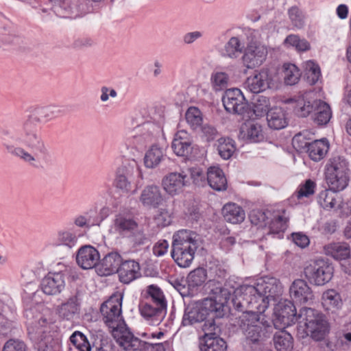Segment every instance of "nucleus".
I'll list each match as a JSON object with an SVG mask.
<instances>
[{
    "mask_svg": "<svg viewBox=\"0 0 351 351\" xmlns=\"http://www.w3.org/2000/svg\"><path fill=\"white\" fill-rule=\"evenodd\" d=\"M60 113L61 110L53 106L35 109L12 133L10 134L8 131L3 132V148L12 156L34 168H38L37 153L43 158H46L49 154L38 134V125L58 117Z\"/></svg>",
    "mask_w": 351,
    "mask_h": 351,
    "instance_id": "nucleus-1",
    "label": "nucleus"
},
{
    "mask_svg": "<svg viewBox=\"0 0 351 351\" xmlns=\"http://www.w3.org/2000/svg\"><path fill=\"white\" fill-rule=\"evenodd\" d=\"M275 328L284 329L295 322L304 328L305 334L315 341H322L328 332V324L324 316L311 308H302L297 315L293 303L288 300L280 302L274 308Z\"/></svg>",
    "mask_w": 351,
    "mask_h": 351,
    "instance_id": "nucleus-2",
    "label": "nucleus"
},
{
    "mask_svg": "<svg viewBox=\"0 0 351 351\" xmlns=\"http://www.w3.org/2000/svg\"><path fill=\"white\" fill-rule=\"evenodd\" d=\"M282 293V286L278 279L264 276L252 285L244 284L236 289L232 299L235 308L252 306L259 313H264L270 301H276Z\"/></svg>",
    "mask_w": 351,
    "mask_h": 351,
    "instance_id": "nucleus-3",
    "label": "nucleus"
},
{
    "mask_svg": "<svg viewBox=\"0 0 351 351\" xmlns=\"http://www.w3.org/2000/svg\"><path fill=\"white\" fill-rule=\"evenodd\" d=\"M230 298L229 291L226 289H221L219 293L213 298L203 300L199 308L186 311L182 318L183 325H191L204 321L210 315L213 318L223 317L227 311V303Z\"/></svg>",
    "mask_w": 351,
    "mask_h": 351,
    "instance_id": "nucleus-4",
    "label": "nucleus"
},
{
    "mask_svg": "<svg viewBox=\"0 0 351 351\" xmlns=\"http://www.w3.org/2000/svg\"><path fill=\"white\" fill-rule=\"evenodd\" d=\"M122 295L113 294L100 307L104 323L111 329V333L117 343L122 348L121 341H127V333H131L123 326L122 316Z\"/></svg>",
    "mask_w": 351,
    "mask_h": 351,
    "instance_id": "nucleus-5",
    "label": "nucleus"
},
{
    "mask_svg": "<svg viewBox=\"0 0 351 351\" xmlns=\"http://www.w3.org/2000/svg\"><path fill=\"white\" fill-rule=\"evenodd\" d=\"M350 170L348 162L343 157L331 158L326 166L325 180L328 189L332 191L345 189L350 181Z\"/></svg>",
    "mask_w": 351,
    "mask_h": 351,
    "instance_id": "nucleus-6",
    "label": "nucleus"
},
{
    "mask_svg": "<svg viewBox=\"0 0 351 351\" xmlns=\"http://www.w3.org/2000/svg\"><path fill=\"white\" fill-rule=\"evenodd\" d=\"M27 318L26 326L28 335L30 339L42 345L46 346L43 351H51L47 343L53 340L51 336L47 335L49 332V322L40 313L34 315L32 310H27L25 312Z\"/></svg>",
    "mask_w": 351,
    "mask_h": 351,
    "instance_id": "nucleus-7",
    "label": "nucleus"
},
{
    "mask_svg": "<svg viewBox=\"0 0 351 351\" xmlns=\"http://www.w3.org/2000/svg\"><path fill=\"white\" fill-rule=\"evenodd\" d=\"M235 308L243 312L241 327L244 330L246 337L254 343L258 341L265 333V327L260 322V314L263 313L258 312L257 309H253L252 306Z\"/></svg>",
    "mask_w": 351,
    "mask_h": 351,
    "instance_id": "nucleus-8",
    "label": "nucleus"
},
{
    "mask_svg": "<svg viewBox=\"0 0 351 351\" xmlns=\"http://www.w3.org/2000/svg\"><path fill=\"white\" fill-rule=\"evenodd\" d=\"M268 214L271 215L269 212L253 211L250 215L251 222L256 226H262L265 225L267 226L269 234H278L284 232L287 229L289 221V217L287 215L286 210L282 209L274 212L270 221H268Z\"/></svg>",
    "mask_w": 351,
    "mask_h": 351,
    "instance_id": "nucleus-9",
    "label": "nucleus"
},
{
    "mask_svg": "<svg viewBox=\"0 0 351 351\" xmlns=\"http://www.w3.org/2000/svg\"><path fill=\"white\" fill-rule=\"evenodd\" d=\"M334 273L332 265L323 259L315 261L304 267L305 277L311 283L322 286L332 279Z\"/></svg>",
    "mask_w": 351,
    "mask_h": 351,
    "instance_id": "nucleus-10",
    "label": "nucleus"
},
{
    "mask_svg": "<svg viewBox=\"0 0 351 351\" xmlns=\"http://www.w3.org/2000/svg\"><path fill=\"white\" fill-rule=\"evenodd\" d=\"M127 341H121L122 348L125 351H166L169 348L167 341L162 343H149L134 337L132 333H127Z\"/></svg>",
    "mask_w": 351,
    "mask_h": 351,
    "instance_id": "nucleus-11",
    "label": "nucleus"
},
{
    "mask_svg": "<svg viewBox=\"0 0 351 351\" xmlns=\"http://www.w3.org/2000/svg\"><path fill=\"white\" fill-rule=\"evenodd\" d=\"M267 55V49L256 43L247 44L243 51L242 62L247 69H254L261 65Z\"/></svg>",
    "mask_w": 351,
    "mask_h": 351,
    "instance_id": "nucleus-12",
    "label": "nucleus"
},
{
    "mask_svg": "<svg viewBox=\"0 0 351 351\" xmlns=\"http://www.w3.org/2000/svg\"><path fill=\"white\" fill-rule=\"evenodd\" d=\"M222 102L226 110L230 113L242 114L245 112V99L239 88L226 90L222 97Z\"/></svg>",
    "mask_w": 351,
    "mask_h": 351,
    "instance_id": "nucleus-13",
    "label": "nucleus"
},
{
    "mask_svg": "<svg viewBox=\"0 0 351 351\" xmlns=\"http://www.w3.org/2000/svg\"><path fill=\"white\" fill-rule=\"evenodd\" d=\"M138 228V224L133 217L128 213H119L114 217L111 230L121 237H129Z\"/></svg>",
    "mask_w": 351,
    "mask_h": 351,
    "instance_id": "nucleus-14",
    "label": "nucleus"
},
{
    "mask_svg": "<svg viewBox=\"0 0 351 351\" xmlns=\"http://www.w3.org/2000/svg\"><path fill=\"white\" fill-rule=\"evenodd\" d=\"M189 184V175L184 171L173 172L165 176L162 180L164 190L170 195L181 193L183 188Z\"/></svg>",
    "mask_w": 351,
    "mask_h": 351,
    "instance_id": "nucleus-15",
    "label": "nucleus"
},
{
    "mask_svg": "<svg viewBox=\"0 0 351 351\" xmlns=\"http://www.w3.org/2000/svg\"><path fill=\"white\" fill-rule=\"evenodd\" d=\"M138 307L141 315L153 326L159 325L167 313V307L156 306L148 301H141Z\"/></svg>",
    "mask_w": 351,
    "mask_h": 351,
    "instance_id": "nucleus-16",
    "label": "nucleus"
},
{
    "mask_svg": "<svg viewBox=\"0 0 351 351\" xmlns=\"http://www.w3.org/2000/svg\"><path fill=\"white\" fill-rule=\"evenodd\" d=\"M239 138L248 143H259L264 140L263 126L254 120L244 122L240 127Z\"/></svg>",
    "mask_w": 351,
    "mask_h": 351,
    "instance_id": "nucleus-17",
    "label": "nucleus"
},
{
    "mask_svg": "<svg viewBox=\"0 0 351 351\" xmlns=\"http://www.w3.org/2000/svg\"><path fill=\"white\" fill-rule=\"evenodd\" d=\"M65 287V275L62 271L49 272L43 279L41 289L47 295H56Z\"/></svg>",
    "mask_w": 351,
    "mask_h": 351,
    "instance_id": "nucleus-18",
    "label": "nucleus"
},
{
    "mask_svg": "<svg viewBox=\"0 0 351 351\" xmlns=\"http://www.w3.org/2000/svg\"><path fill=\"white\" fill-rule=\"evenodd\" d=\"M285 103L289 104L293 113L299 117H308L315 108V100H311L306 95L294 96L286 99Z\"/></svg>",
    "mask_w": 351,
    "mask_h": 351,
    "instance_id": "nucleus-19",
    "label": "nucleus"
},
{
    "mask_svg": "<svg viewBox=\"0 0 351 351\" xmlns=\"http://www.w3.org/2000/svg\"><path fill=\"white\" fill-rule=\"evenodd\" d=\"M271 76L267 69H262L258 73L247 78L246 88L253 93H259L271 87Z\"/></svg>",
    "mask_w": 351,
    "mask_h": 351,
    "instance_id": "nucleus-20",
    "label": "nucleus"
},
{
    "mask_svg": "<svg viewBox=\"0 0 351 351\" xmlns=\"http://www.w3.org/2000/svg\"><path fill=\"white\" fill-rule=\"evenodd\" d=\"M198 246V234L191 230H180L173 236L172 247L196 251Z\"/></svg>",
    "mask_w": 351,
    "mask_h": 351,
    "instance_id": "nucleus-21",
    "label": "nucleus"
},
{
    "mask_svg": "<svg viewBox=\"0 0 351 351\" xmlns=\"http://www.w3.org/2000/svg\"><path fill=\"white\" fill-rule=\"evenodd\" d=\"M99 260L100 254L98 250L91 245H85L78 250L76 261L77 265L84 269L95 267Z\"/></svg>",
    "mask_w": 351,
    "mask_h": 351,
    "instance_id": "nucleus-22",
    "label": "nucleus"
},
{
    "mask_svg": "<svg viewBox=\"0 0 351 351\" xmlns=\"http://www.w3.org/2000/svg\"><path fill=\"white\" fill-rule=\"evenodd\" d=\"M117 273L123 284H129L141 276L140 265L134 260L123 261Z\"/></svg>",
    "mask_w": 351,
    "mask_h": 351,
    "instance_id": "nucleus-23",
    "label": "nucleus"
},
{
    "mask_svg": "<svg viewBox=\"0 0 351 351\" xmlns=\"http://www.w3.org/2000/svg\"><path fill=\"white\" fill-rule=\"evenodd\" d=\"M291 298L298 303H306L312 300L313 293L307 283L301 279L295 280L289 288Z\"/></svg>",
    "mask_w": 351,
    "mask_h": 351,
    "instance_id": "nucleus-24",
    "label": "nucleus"
},
{
    "mask_svg": "<svg viewBox=\"0 0 351 351\" xmlns=\"http://www.w3.org/2000/svg\"><path fill=\"white\" fill-rule=\"evenodd\" d=\"M171 147L177 156L187 157L192 149L189 134L184 130L178 131L171 143Z\"/></svg>",
    "mask_w": 351,
    "mask_h": 351,
    "instance_id": "nucleus-25",
    "label": "nucleus"
},
{
    "mask_svg": "<svg viewBox=\"0 0 351 351\" xmlns=\"http://www.w3.org/2000/svg\"><path fill=\"white\" fill-rule=\"evenodd\" d=\"M140 201L145 206L158 207L163 201L160 188L156 185L145 186L141 192Z\"/></svg>",
    "mask_w": 351,
    "mask_h": 351,
    "instance_id": "nucleus-26",
    "label": "nucleus"
},
{
    "mask_svg": "<svg viewBox=\"0 0 351 351\" xmlns=\"http://www.w3.org/2000/svg\"><path fill=\"white\" fill-rule=\"evenodd\" d=\"M123 261L121 256L117 252L106 254L101 261L99 270L102 276H109L117 272L119 267Z\"/></svg>",
    "mask_w": 351,
    "mask_h": 351,
    "instance_id": "nucleus-27",
    "label": "nucleus"
},
{
    "mask_svg": "<svg viewBox=\"0 0 351 351\" xmlns=\"http://www.w3.org/2000/svg\"><path fill=\"white\" fill-rule=\"evenodd\" d=\"M316 186L317 184L313 180L311 179L305 180L298 186L295 193L289 198V204L292 206L300 204L303 198H308L315 193Z\"/></svg>",
    "mask_w": 351,
    "mask_h": 351,
    "instance_id": "nucleus-28",
    "label": "nucleus"
},
{
    "mask_svg": "<svg viewBox=\"0 0 351 351\" xmlns=\"http://www.w3.org/2000/svg\"><path fill=\"white\" fill-rule=\"evenodd\" d=\"M207 182L215 191H221L227 189L228 183L223 171L219 167H210L207 171Z\"/></svg>",
    "mask_w": 351,
    "mask_h": 351,
    "instance_id": "nucleus-29",
    "label": "nucleus"
},
{
    "mask_svg": "<svg viewBox=\"0 0 351 351\" xmlns=\"http://www.w3.org/2000/svg\"><path fill=\"white\" fill-rule=\"evenodd\" d=\"M324 253L337 261L348 259L350 257V247L346 242H332L324 247Z\"/></svg>",
    "mask_w": 351,
    "mask_h": 351,
    "instance_id": "nucleus-30",
    "label": "nucleus"
},
{
    "mask_svg": "<svg viewBox=\"0 0 351 351\" xmlns=\"http://www.w3.org/2000/svg\"><path fill=\"white\" fill-rule=\"evenodd\" d=\"M141 301H148L156 306L167 307V303L161 289L155 285L147 286L141 293Z\"/></svg>",
    "mask_w": 351,
    "mask_h": 351,
    "instance_id": "nucleus-31",
    "label": "nucleus"
},
{
    "mask_svg": "<svg viewBox=\"0 0 351 351\" xmlns=\"http://www.w3.org/2000/svg\"><path fill=\"white\" fill-rule=\"evenodd\" d=\"M322 305L327 311H337L343 305L340 293L333 289L325 291L322 295Z\"/></svg>",
    "mask_w": 351,
    "mask_h": 351,
    "instance_id": "nucleus-32",
    "label": "nucleus"
},
{
    "mask_svg": "<svg viewBox=\"0 0 351 351\" xmlns=\"http://www.w3.org/2000/svg\"><path fill=\"white\" fill-rule=\"evenodd\" d=\"M268 126L274 130H281L288 125L286 112L278 107L271 108L267 113Z\"/></svg>",
    "mask_w": 351,
    "mask_h": 351,
    "instance_id": "nucleus-33",
    "label": "nucleus"
},
{
    "mask_svg": "<svg viewBox=\"0 0 351 351\" xmlns=\"http://www.w3.org/2000/svg\"><path fill=\"white\" fill-rule=\"evenodd\" d=\"M313 121L318 125L327 124L332 117L330 106L322 100H315V108L313 111Z\"/></svg>",
    "mask_w": 351,
    "mask_h": 351,
    "instance_id": "nucleus-34",
    "label": "nucleus"
},
{
    "mask_svg": "<svg viewBox=\"0 0 351 351\" xmlns=\"http://www.w3.org/2000/svg\"><path fill=\"white\" fill-rule=\"evenodd\" d=\"M329 149V143L326 139L315 140L308 145L306 152L309 158L314 161L323 159Z\"/></svg>",
    "mask_w": 351,
    "mask_h": 351,
    "instance_id": "nucleus-35",
    "label": "nucleus"
},
{
    "mask_svg": "<svg viewBox=\"0 0 351 351\" xmlns=\"http://www.w3.org/2000/svg\"><path fill=\"white\" fill-rule=\"evenodd\" d=\"M222 214L226 221L232 223H241L245 219V211L235 203H228L222 208Z\"/></svg>",
    "mask_w": 351,
    "mask_h": 351,
    "instance_id": "nucleus-36",
    "label": "nucleus"
},
{
    "mask_svg": "<svg viewBox=\"0 0 351 351\" xmlns=\"http://www.w3.org/2000/svg\"><path fill=\"white\" fill-rule=\"evenodd\" d=\"M80 305L75 297L70 298L66 302L58 306L57 312L60 317L71 320L79 313Z\"/></svg>",
    "mask_w": 351,
    "mask_h": 351,
    "instance_id": "nucleus-37",
    "label": "nucleus"
},
{
    "mask_svg": "<svg viewBox=\"0 0 351 351\" xmlns=\"http://www.w3.org/2000/svg\"><path fill=\"white\" fill-rule=\"evenodd\" d=\"M273 342L277 351H291L293 348V339L285 330H280L274 334Z\"/></svg>",
    "mask_w": 351,
    "mask_h": 351,
    "instance_id": "nucleus-38",
    "label": "nucleus"
},
{
    "mask_svg": "<svg viewBox=\"0 0 351 351\" xmlns=\"http://www.w3.org/2000/svg\"><path fill=\"white\" fill-rule=\"evenodd\" d=\"M195 250L172 247L171 256L180 267H188L194 259Z\"/></svg>",
    "mask_w": 351,
    "mask_h": 351,
    "instance_id": "nucleus-39",
    "label": "nucleus"
},
{
    "mask_svg": "<svg viewBox=\"0 0 351 351\" xmlns=\"http://www.w3.org/2000/svg\"><path fill=\"white\" fill-rule=\"evenodd\" d=\"M202 351H226V342L221 338L211 335L204 336V343L201 346Z\"/></svg>",
    "mask_w": 351,
    "mask_h": 351,
    "instance_id": "nucleus-40",
    "label": "nucleus"
},
{
    "mask_svg": "<svg viewBox=\"0 0 351 351\" xmlns=\"http://www.w3.org/2000/svg\"><path fill=\"white\" fill-rule=\"evenodd\" d=\"M163 157V150L158 146L154 145L145 154V165L148 168H154L160 164Z\"/></svg>",
    "mask_w": 351,
    "mask_h": 351,
    "instance_id": "nucleus-41",
    "label": "nucleus"
},
{
    "mask_svg": "<svg viewBox=\"0 0 351 351\" xmlns=\"http://www.w3.org/2000/svg\"><path fill=\"white\" fill-rule=\"evenodd\" d=\"M300 76V71L295 64L291 63L283 64V77L287 85L295 84L299 81Z\"/></svg>",
    "mask_w": 351,
    "mask_h": 351,
    "instance_id": "nucleus-42",
    "label": "nucleus"
},
{
    "mask_svg": "<svg viewBox=\"0 0 351 351\" xmlns=\"http://www.w3.org/2000/svg\"><path fill=\"white\" fill-rule=\"evenodd\" d=\"M185 119L187 123L193 130H196L202 127L203 115L198 108L195 106L189 107L185 113Z\"/></svg>",
    "mask_w": 351,
    "mask_h": 351,
    "instance_id": "nucleus-43",
    "label": "nucleus"
},
{
    "mask_svg": "<svg viewBox=\"0 0 351 351\" xmlns=\"http://www.w3.org/2000/svg\"><path fill=\"white\" fill-rule=\"evenodd\" d=\"M217 150L220 156L225 159H229L236 150L234 140L230 138H221L218 140Z\"/></svg>",
    "mask_w": 351,
    "mask_h": 351,
    "instance_id": "nucleus-44",
    "label": "nucleus"
},
{
    "mask_svg": "<svg viewBox=\"0 0 351 351\" xmlns=\"http://www.w3.org/2000/svg\"><path fill=\"white\" fill-rule=\"evenodd\" d=\"M304 75L308 84H316L322 76L319 65L314 61L308 60L304 63Z\"/></svg>",
    "mask_w": 351,
    "mask_h": 351,
    "instance_id": "nucleus-45",
    "label": "nucleus"
},
{
    "mask_svg": "<svg viewBox=\"0 0 351 351\" xmlns=\"http://www.w3.org/2000/svg\"><path fill=\"white\" fill-rule=\"evenodd\" d=\"M243 48L244 46L238 37H232L225 45V56L231 58H237L243 52Z\"/></svg>",
    "mask_w": 351,
    "mask_h": 351,
    "instance_id": "nucleus-46",
    "label": "nucleus"
},
{
    "mask_svg": "<svg viewBox=\"0 0 351 351\" xmlns=\"http://www.w3.org/2000/svg\"><path fill=\"white\" fill-rule=\"evenodd\" d=\"M128 171L125 167L119 168L114 180L115 186L126 193L132 190V184L128 180Z\"/></svg>",
    "mask_w": 351,
    "mask_h": 351,
    "instance_id": "nucleus-47",
    "label": "nucleus"
},
{
    "mask_svg": "<svg viewBox=\"0 0 351 351\" xmlns=\"http://www.w3.org/2000/svg\"><path fill=\"white\" fill-rule=\"evenodd\" d=\"M337 191H330V189L322 191L318 195L317 202L325 210H330L335 208L336 204Z\"/></svg>",
    "mask_w": 351,
    "mask_h": 351,
    "instance_id": "nucleus-48",
    "label": "nucleus"
},
{
    "mask_svg": "<svg viewBox=\"0 0 351 351\" xmlns=\"http://www.w3.org/2000/svg\"><path fill=\"white\" fill-rule=\"evenodd\" d=\"M70 343L77 351H90L91 346L86 337L79 331L74 332L70 337Z\"/></svg>",
    "mask_w": 351,
    "mask_h": 351,
    "instance_id": "nucleus-49",
    "label": "nucleus"
},
{
    "mask_svg": "<svg viewBox=\"0 0 351 351\" xmlns=\"http://www.w3.org/2000/svg\"><path fill=\"white\" fill-rule=\"evenodd\" d=\"M210 82L215 91L222 90L228 85L229 76L225 72L215 71L211 75Z\"/></svg>",
    "mask_w": 351,
    "mask_h": 351,
    "instance_id": "nucleus-50",
    "label": "nucleus"
},
{
    "mask_svg": "<svg viewBox=\"0 0 351 351\" xmlns=\"http://www.w3.org/2000/svg\"><path fill=\"white\" fill-rule=\"evenodd\" d=\"M285 44L295 47L298 51H306L311 48L310 43L306 39H301L298 35L290 34L285 40Z\"/></svg>",
    "mask_w": 351,
    "mask_h": 351,
    "instance_id": "nucleus-51",
    "label": "nucleus"
},
{
    "mask_svg": "<svg viewBox=\"0 0 351 351\" xmlns=\"http://www.w3.org/2000/svg\"><path fill=\"white\" fill-rule=\"evenodd\" d=\"M288 16L293 28L302 29L304 26L305 16L297 6H292L288 10Z\"/></svg>",
    "mask_w": 351,
    "mask_h": 351,
    "instance_id": "nucleus-52",
    "label": "nucleus"
},
{
    "mask_svg": "<svg viewBox=\"0 0 351 351\" xmlns=\"http://www.w3.org/2000/svg\"><path fill=\"white\" fill-rule=\"evenodd\" d=\"M206 278V270L202 267H199L190 272L188 276V282L191 287H199L204 283Z\"/></svg>",
    "mask_w": 351,
    "mask_h": 351,
    "instance_id": "nucleus-53",
    "label": "nucleus"
},
{
    "mask_svg": "<svg viewBox=\"0 0 351 351\" xmlns=\"http://www.w3.org/2000/svg\"><path fill=\"white\" fill-rule=\"evenodd\" d=\"M77 243L76 236L69 231L59 232L54 241L56 245H65L69 247H72Z\"/></svg>",
    "mask_w": 351,
    "mask_h": 351,
    "instance_id": "nucleus-54",
    "label": "nucleus"
},
{
    "mask_svg": "<svg viewBox=\"0 0 351 351\" xmlns=\"http://www.w3.org/2000/svg\"><path fill=\"white\" fill-rule=\"evenodd\" d=\"M189 182L191 180L195 185H204L206 183V177L203 170L198 167H193L187 169Z\"/></svg>",
    "mask_w": 351,
    "mask_h": 351,
    "instance_id": "nucleus-55",
    "label": "nucleus"
},
{
    "mask_svg": "<svg viewBox=\"0 0 351 351\" xmlns=\"http://www.w3.org/2000/svg\"><path fill=\"white\" fill-rule=\"evenodd\" d=\"M2 351H27V347L20 339H10L5 343Z\"/></svg>",
    "mask_w": 351,
    "mask_h": 351,
    "instance_id": "nucleus-56",
    "label": "nucleus"
},
{
    "mask_svg": "<svg viewBox=\"0 0 351 351\" xmlns=\"http://www.w3.org/2000/svg\"><path fill=\"white\" fill-rule=\"evenodd\" d=\"M83 215L85 218H86V220L90 226L99 225L105 219V217H99V215H97L95 208L90 209Z\"/></svg>",
    "mask_w": 351,
    "mask_h": 351,
    "instance_id": "nucleus-57",
    "label": "nucleus"
},
{
    "mask_svg": "<svg viewBox=\"0 0 351 351\" xmlns=\"http://www.w3.org/2000/svg\"><path fill=\"white\" fill-rule=\"evenodd\" d=\"M310 143L306 141L304 136L301 133L295 135L292 139V145L298 150H306Z\"/></svg>",
    "mask_w": 351,
    "mask_h": 351,
    "instance_id": "nucleus-58",
    "label": "nucleus"
},
{
    "mask_svg": "<svg viewBox=\"0 0 351 351\" xmlns=\"http://www.w3.org/2000/svg\"><path fill=\"white\" fill-rule=\"evenodd\" d=\"M169 248V243L166 240H160L153 247V254L156 256L165 255Z\"/></svg>",
    "mask_w": 351,
    "mask_h": 351,
    "instance_id": "nucleus-59",
    "label": "nucleus"
},
{
    "mask_svg": "<svg viewBox=\"0 0 351 351\" xmlns=\"http://www.w3.org/2000/svg\"><path fill=\"white\" fill-rule=\"evenodd\" d=\"M269 107V101L267 98L262 97L261 98L257 100V102L254 104V112L255 113H265L268 112L270 110Z\"/></svg>",
    "mask_w": 351,
    "mask_h": 351,
    "instance_id": "nucleus-60",
    "label": "nucleus"
},
{
    "mask_svg": "<svg viewBox=\"0 0 351 351\" xmlns=\"http://www.w3.org/2000/svg\"><path fill=\"white\" fill-rule=\"evenodd\" d=\"M294 243L299 247L304 248L309 244V239L305 234L294 233L292 234Z\"/></svg>",
    "mask_w": 351,
    "mask_h": 351,
    "instance_id": "nucleus-61",
    "label": "nucleus"
},
{
    "mask_svg": "<svg viewBox=\"0 0 351 351\" xmlns=\"http://www.w3.org/2000/svg\"><path fill=\"white\" fill-rule=\"evenodd\" d=\"M54 11L62 17H69L70 6L69 2H63L62 5H55Z\"/></svg>",
    "mask_w": 351,
    "mask_h": 351,
    "instance_id": "nucleus-62",
    "label": "nucleus"
},
{
    "mask_svg": "<svg viewBox=\"0 0 351 351\" xmlns=\"http://www.w3.org/2000/svg\"><path fill=\"white\" fill-rule=\"evenodd\" d=\"M101 95L100 99L102 101L108 100L109 97H116L117 95V91L113 88H109L106 86H102L101 88Z\"/></svg>",
    "mask_w": 351,
    "mask_h": 351,
    "instance_id": "nucleus-63",
    "label": "nucleus"
},
{
    "mask_svg": "<svg viewBox=\"0 0 351 351\" xmlns=\"http://www.w3.org/2000/svg\"><path fill=\"white\" fill-rule=\"evenodd\" d=\"M201 36L202 33L200 32L195 31L186 34L183 37V40L186 44H191Z\"/></svg>",
    "mask_w": 351,
    "mask_h": 351,
    "instance_id": "nucleus-64",
    "label": "nucleus"
}]
</instances>
